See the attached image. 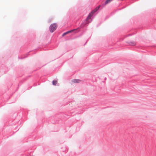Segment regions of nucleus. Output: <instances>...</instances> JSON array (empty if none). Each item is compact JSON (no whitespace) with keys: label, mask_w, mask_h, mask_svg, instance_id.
Here are the masks:
<instances>
[{"label":"nucleus","mask_w":156,"mask_h":156,"mask_svg":"<svg viewBox=\"0 0 156 156\" xmlns=\"http://www.w3.org/2000/svg\"><path fill=\"white\" fill-rule=\"evenodd\" d=\"M66 149H63V150L62 151L64 152L65 151Z\"/></svg>","instance_id":"nucleus-14"},{"label":"nucleus","mask_w":156,"mask_h":156,"mask_svg":"<svg viewBox=\"0 0 156 156\" xmlns=\"http://www.w3.org/2000/svg\"><path fill=\"white\" fill-rule=\"evenodd\" d=\"M40 48V47H38L36 48L34 50H32L31 51H35L36 50H38V49H39Z\"/></svg>","instance_id":"nucleus-10"},{"label":"nucleus","mask_w":156,"mask_h":156,"mask_svg":"<svg viewBox=\"0 0 156 156\" xmlns=\"http://www.w3.org/2000/svg\"><path fill=\"white\" fill-rule=\"evenodd\" d=\"M57 81L56 80H53L52 82V84L54 86L56 85V84H57Z\"/></svg>","instance_id":"nucleus-9"},{"label":"nucleus","mask_w":156,"mask_h":156,"mask_svg":"<svg viewBox=\"0 0 156 156\" xmlns=\"http://www.w3.org/2000/svg\"><path fill=\"white\" fill-rule=\"evenodd\" d=\"M126 43L130 46H135L136 45V43L133 41H128Z\"/></svg>","instance_id":"nucleus-6"},{"label":"nucleus","mask_w":156,"mask_h":156,"mask_svg":"<svg viewBox=\"0 0 156 156\" xmlns=\"http://www.w3.org/2000/svg\"><path fill=\"white\" fill-rule=\"evenodd\" d=\"M57 27V25L56 23H54L51 24L49 26V29L51 33H53L56 30Z\"/></svg>","instance_id":"nucleus-4"},{"label":"nucleus","mask_w":156,"mask_h":156,"mask_svg":"<svg viewBox=\"0 0 156 156\" xmlns=\"http://www.w3.org/2000/svg\"><path fill=\"white\" fill-rule=\"evenodd\" d=\"M50 120V122L52 124H55L57 123L58 122L57 121V120H56L55 118L54 117H51Z\"/></svg>","instance_id":"nucleus-5"},{"label":"nucleus","mask_w":156,"mask_h":156,"mask_svg":"<svg viewBox=\"0 0 156 156\" xmlns=\"http://www.w3.org/2000/svg\"><path fill=\"white\" fill-rule=\"evenodd\" d=\"M132 35V34H129L127 36L128 37V36H130Z\"/></svg>","instance_id":"nucleus-11"},{"label":"nucleus","mask_w":156,"mask_h":156,"mask_svg":"<svg viewBox=\"0 0 156 156\" xmlns=\"http://www.w3.org/2000/svg\"><path fill=\"white\" fill-rule=\"evenodd\" d=\"M35 54V53H34V54H32V55H33L34 54Z\"/></svg>","instance_id":"nucleus-17"},{"label":"nucleus","mask_w":156,"mask_h":156,"mask_svg":"<svg viewBox=\"0 0 156 156\" xmlns=\"http://www.w3.org/2000/svg\"><path fill=\"white\" fill-rule=\"evenodd\" d=\"M98 9V8L94 10H92L91 11L89 14L86 19L81 23L79 27L76 29H74L71 30H68L64 33L62 35V37H63L66 34L69 33H71L73 32H74L75 33H77L79 31V30H78V29L79 28H83V27H84L85 26H87L89 23L92 21V19H91L90 21L88 20H89L91 18L92 16L94 14V13Z\"/></svg>","instance_id":"nucleus-1"},{"label":"nucleus","mask_w":156,"mask_h":156,"mask_svg":"<svg viewBox=\"0 0 156 156\" xmlns=\"http://www.w3.org/2000/svg\"><path fill=\"white\" fill-rule=\"evenodd\" d=\"M87 41H86V43H85V44L83 45H85L86 44V43H87Z\"/></svg>","instance_id":"nucleus-15"},{"label":"nucleus","mask_w":156,"mask_h":156,"mask_svg":"<svg viewBox=\"0 0 156 156\" xmlns=\"http://www.w3.org/2000/svg\"><path fill=\"white\" fill-rule=\"evenodd\" d=\"M106 79V78L105 77V80Z\"/></svg>","instance_id":"nucleus-18"},{"label":"nucleus","mask_w":156,"mask_h":156,"mask_svg":"<svg viewBox=\"0 0 156 156\" xmlns=\"http://www.w3.org/2000/svg\"><path fill=\"white\" fill-rule=\"evenodd\" d=\"M30 76H28V77H30Z\"/></svg>","instance_id":"nucleus-16"},{"label":"nucleus","mask_w":156,"mask_h":156,"mask_svg":"<svg viewBox=\"0 0 156 156\" xmlns=\"http://www.w3.org/2000/svg\"><path fill=\"white\" fill-rule=\"evenodd\" d=\"M113 0H106L105 2L104 3L102 4L101 5H99L98 6L96 7L93 10H94L98 8V9L94 13V14L97 12L99 9H101L103 8L106 5L108 4V3H110Z\"/></svg>","instance_id":"nucleus-3"},{"label":"nucleus","mask_w":156,"mask_h":156,"mask_svg":"<svg viewBox=\"0 0 156 156\" xmlns=\"http://www.w3.org/2000/svg\"><path fill=\"white\" fill-rule=\"evenodd\" d=\"M80 80L79 79H74L72 80V82L74 83H79Z\"/></svg>","instance_id":"nucleus-8"},{"label":"nucleus","mask_w":156,"mask_h":156,"mask_svg":"<svg viewBox=\"0 0 156 156\" xmlns=\"http://www.w3.org/2000/svg\"><path fill=\"white\" fill-rule=\"evenodd\" d=\"M73 113V112H69L68 114L62 113L60 115L59 117H60L62 119L65 120L66 119L69 118L70 115H72Z\"/></svg>","instance_id":"nucleus-2"},{"label":"nucleus","mask_w":156,"mask_h":156,"mask_svg":"<svg viewBox=\"0 0 156 156\" xmlns=\"http://www.w3.org/2000/svg\"><path fill=\"white\" fill-rule=\"evenodd\" d=\"M31 52V51H30L28 53H27L26 54L24 55V56L23 57H18V58L19 59H23L25 58H27L28 56L30 55V53Z\"/></svg>","instance_id":"nucleus-7"},{"label":"nucleus","mask_w":156,"mask_h":156,"mask_svg":"<svg viewBox=\"0 0 156 156\" xmlns=\"http://www.w3.org/2000/svg\"><path fill=\"white\" fill-rule=\"evenodd\" d=\"M113 14V13H111L110 14V16H111Z\"/></svg>","instance_id":"nucleus-13"},{"label":"nucleus","mask_w":156,"mask_h":156,"mask_svg":"<svg viewBox=\"0 0 156 156\" xmlns=\"http://www.w3.org/2000/svg\"><path fill=\"white\" fill-rule=\"evenodd\" d=\"M109 17L108 16H106V18H105V19H108V18H109Z\"/></svg>","instance_id":"nucleus-12"}]
</instances>
